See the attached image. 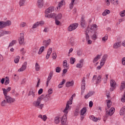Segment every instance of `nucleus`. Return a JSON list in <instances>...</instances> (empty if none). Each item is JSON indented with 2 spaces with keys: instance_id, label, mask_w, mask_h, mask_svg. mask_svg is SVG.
I'll use <instances>...</instances> for the list:
<instances>
[{
  "instance_id": "obj_9",
  "label": "nucleus",
  "mask_w": 125,
  "mask_h": 125,
  "mask_svg": "<svg viewBox=\"0 0 125 125\" xmlns=\"http://www.w3.org/2000/svg\"><path fill=\"white\" fill-rule=\"evenodd\" d=\"M81 25L82 28H85L86 27L85 20H84V17H83V16H82L81 18Z\"/></svg>"
},
{
  "instance_id": "obj_13",
  "label": "nucleus",
  "mask_w": 125,
  "mask_h": 125,
  "mask_svg": "<svg viewBox=\"0 0 125 125\" xmlns=\"http://www.w3.org/2000/svg\"><path fill=\"white\" fill-rule=\"evenodd\" d=\"M2 90L3 91L4 96H6V95H7V93L11 90V87H8L7 89L2 88Z\"/></svg>"
},
{
  "instance_id": "obj_22",
  "label": "nucleus",
  "mask_w": 125,
  "mask_h": 125,
  "mask_svg": "<svg viewBox=\"0 0 125 125\" xmlns=\"http://www.w3.org/2000/svg\"><path fill=\"white\" fill-rule=\"evenodd\" d=\"M54 11V8L53 7H50L45 10V13H50Z\"/></svg>"
},
{
  "instance_id": "obj_62",
  "label": "nucleus",
  "mask_w": 125,
  "mask_h": 125,
  "mask_svg": "<svg viewBox=\"0 0 125 125\" xmlns=\"http://www.w3.org/2000/svg\"><path fill=\"white\" fill-rule=\"evenodd\" d=\"M55 24H56V25H59L61 24V22L60 21H58V20H55Z\"/></svg>"
},
{
  "instance_id": "obj_58",
  "label": "nucleus",
  "mask_w": 125,
  "mask_h": 125,
  "mask_svg": "<svg viewBox=\"0 0 125 125\" xmlns=\"http://www.w3.org/2000/svg\"><path fill=\"white\" fill-rule=\"evenodd\" d=\"M55 124H59V117H57L55 118Z\"/></svg>"
},
{
  "instance_id": "obj_16",
  "label": "nucleus",
  "mask_w": 125,
  "mask_h": 125,
  "mask_svg": "<svg viewBox=\"0 0 125 125\" xmlns=\"http://www.w3.org/2000/svg\"><path fill=\"white\" fill-rule=\"evenodd\" d=\"M83 60H81L80 61V63H77L76 64L77 68H83Z\"/></svg>"
},
{
  "instance_id": "obj_17",
  "label": "nucleus",
  "mask_w": 125,
  "mask_h": 125,
  "mask_svg": "<svg viewBox=\"0 0 125 125\" xmlns=\"http://www.w3.org/2000/svg\"><path fill=\"white\" fill-rule=\"evenodd\" d=\"M66 123H67V116L65 115L62 118L61 124L62 125H65Z\"/></svg>"
},
{
  "instance_id": "obj_37",
  "label": "nucleus",
  "mask_w": 125,
  "mask_h": 125,
  "mask_svg": "<svg viewBox=\"0 0 125 125\" xmlns=\"http://www.w3.org/2000/svg\"><path fill=\"white\" fill-rule=\"evenodd\" d=\"M64 1L62 0L61 2H60L59 3V4H58V7H57V9H60V8H61V7H62V6H63V2Z\"/></svg>"
},
{
  "instance_id": "obj_4",
  "label": "nucleus",
  "mask_w": 125,
  "mask_h": 125,
  "mask_svg": "<svg viewBox=\"0 0 125 125\" xmlns=\"http://www.w3.org/2000/svg\"><path fill=\"white\" fill-rule=\"evenodd\" d=\"M11 25V21H0V29H3L7 26H10Z\"/></svg>"
},
{
  "instance_id": "obj_38",
  "label": "nucleus",
  "mask_w": 125,
  "mask_h": 125,
  "mask_svg": "<svg viewBox=\"0 0 125 125\" xmlns=\"http://www.w3.org/2000/svg\"><path fill=\"white\" fill-rule=\"evenodd\" d=\"M101 76L99 75L98 78H97L96 83H97V84H98V83H101Z\"/></svg>"
},
{
  "instance_id": "obj_14",
  "label": "nucleus",
  "mask_w": 125,
  "mask_h": 125,
  "mask_svg": "<svg viewBox=\"0 0 125 125\" xmlns=\"http://www.w3.org/2000/svg\"><path fill=\"white\" fill-rule=\"evenodd\" d=\"M43 6V0H38V7L39 8H42Z\"/></svg>"
},
{
  "instance_id": "obj_33",
  "label": "nucleus",
  "mask_w": 125,
  "mask_h": 125,
  "mask_svg": "<svg viewBox=\"0 0 125 125\" xmlns=\"http://www.w3.org/2000/svg\"><path fill=\"white\" fill-rule=\"evenodd\" d=\"M53 76V71H50V73L49 74V76L48 77V78L47 79V81H50L51 79H52V77Z\"/></svg>"
},
{
  "instance_id": "obj_54",
  "label": "nucleus",
  "mask_w": 125,
  "mask_h": 125,
  "mask_svg": "<svg viewBox=\"0 0 125 125\" xmlns=\"http://www.w3.org/2000/svg\"><path fill=\"white\" fill-rule=\"evenodd\" d=\"M81 89H82V90H84V89H85V83H82Z\"/></svg>"
},
{
  "instance_id": "obj_59",
  "label": "nucleus",
  "mask_w": 125,
  "mask_h": 125,
  "mask_svg": "<svg viewBox=\"0 0 125 125\" xmlns=\"http://www.w3.org/2000/svg\"><path fill=\"white\" fill-rule=\"evenodd\" d=\"M53 92V90H52V88H50L48 89V95L49 94H52V93Z\"/></svg>"
},
{
  "instance_id": "obj_34",
  "label": "nucleus",
  "mask_w": 125,
  "mask_h": 125,
  "mask_svg": "<svg viewBox=\"0 0 125 125\" xmlns=\"http://www.w3.org/2000/svg\"><path fill=\"white\" fill-rule=\"evenodd\" d=\"M107 14H110V10L106 9L103 12L102 15L103 16H106Z\"/></svg>"
},
{
  "instance_id": "obj_39",
  "label": "nucleus",
  "mask_w": 125,
  "mask_h": 125,
  "mask_svg": "<svg viewBox=\"0 0 125 125\" xmlns=\"http://www.w3.org/2000/svg\"><path fill=\"white\" fill-rule=\"evenodd\" d=\"M91 34H93V36H92V39L93 40H95L97 39V32H96V31H95V33H91Z\"/></svg>"
},
{
  "instance_id": "obj_45",
  "label": "nucleus",
  "mask_w": 125,
  "mask_h": 125,
  "mask_svg": "<svg viewBox=\"0 0 125 125\" xmlns=\"http://www.w3.org/2000/svg\"><path fill=\"white\" fill-rule=\"evenodd\" d=\"M41 68L40 65L38 62H36L35 64V70L36 71H39L40 69Z\"/></svg>"
},
{
  "instance_id": "obj_56",
  "label": "nucleus",
  "mask_w": 125,
  "mask_h": 125,
  "mask_svg": "<svg viewBox=\"0 0 125 125\" xmlns=\"http://www.w3.org/2000/svg\"><path fill=\"white\" fill-rule=\"evenodd\" d=\"M19 59H20V57H19V56L17 57V58L16 59H15V60H14L15 63L17 64V63H18V62H19Z\"/></svg>"
},
{
  "instance_id": "obj_15",
  "label": "nucleus",
  "mask_w": 125,
  "mask_h": 125,
  "mask_svg": "<svg viewBox=\"0 0 125 125\" xmlns=\"http://www.w3.org/2000/svg\"><path fill=\"white\" fill-rule=\"evenodd\" d=\"M56 14L55 13H51L48 15H45V17H47V18H53V19H55Z\"/></svg>"
},
{
  "instance_id": "obj_2",
  "label": "nucleus",
  "mask_w": 125,
  "mask_h": 125,
  "mask_svg": "<svg viewBox=\"0 0 125 125\" xmlns=\"http://www.w3.org/2000/svg\"><path fill=\"white\" fill-rule=\"evenodd\" d=\"M74 96H76V95H72V96L69 99V101L67 102L66 106L64 110H63L64 114H68V111H67V110H69V108H70V105H72V104H73V99L74 98Z\"/></svg>"
},
{
  "instance_id": "obj_1",
  "label": "nucleus",
  "mask_w": 125,
  "mask_h": 125,
  "mask_svg": "<svg viewBox=\"0 0 125 125\" xmlns=\"http://www.w3.org/2000/svg\"><path fill=\"white\" fill-rule=\"evenodd\" d=\"M49 98H50L49 95H46L45 96H44V95H42L37 98L36 101L33 102V105L34 107L42 110L43 108V106H44V104H41L42 103V100H43L45 102H47L49 100Z\"/></svg>"
},
{
  "instance_id": "obj_42",
  "label": "nucleus",
  "mask_w": 125,
  "mask_h": 125,
  "mask_svg": "<svg viewBox=\"0 0 125 125\" xmlns=\"http://www.w3.org/2000/svg\"><path fill=\"white\" fill-rule=\"evenodd\" d=\"M11 34V31H4L3 30V33L2 36H4V35H9Z\"/></svg>"
},
{
  "instance_id": "obj_32",
  "label": "nucleus",
  "mask_w": 125,
  "mask_h": 125,
  "mask_svg": "<svg viewBox=\"0 0 125 125\" xmlns=\"http://www.w3.org/2000/svg\"><path fill=\"white\" fill-rule=\"evenodd\" d=\"M28 96H30V95H32V97H35L36 96V95L35 94V92L33 90H31L29 91L28 93Z\"/></svg>"
},
{
  "instance_id": "obj_51",
  "label": "nucleus",
  "mask_w": 125,
  "mask_h": 125,
  "mask_svg": "<svg viewBox=\"0 0 125 125\" xmlns=\"http://www.w3.org/2000/svg\"><path fill=\"white\" fill-rule=\"evenodd\" d=\"M52 56L53 59H56V58L57 57V55H56V53L55 52H53L52 54Z\"/></svg>"
},
{
  "instance_id": "obj_64",
  "label": "nucleus",
  "mask_w": 125,
  "mask_h": 125,
  "mask_svg": "<svg viewBox=\"0 0 125 125\" xmlns=\"http://www.w3.org/2000/svg\"><path fill=\"white\" fill-rule=\"evenodd\" d=\"M122 62L123 65H125V57L123 58L122 60Z\"/></svg>"
},
{
  "instance_id": "obj_29",
  "label": "nucleus",
  "mask_w": 125,
  "mask_h": 125,
  "mask_svg": "<svg viewBox=\"0 0 125 125\" xmlns=\"http://www.w3.org/2000/svg\"><path fill=\"white\" fill-rule=\"evenodd\" d=\"M38 118H40V119H42V120L44 121V122H45V121L47 120V117L46 116V115H43L42 116V115L40 114L39 115Z\"/></svg>"
},
{
  "instance_id": "obj_24",
  "label": "nucleus",
  "mask_w": 125,
  "mask_h": 125,
  "mask_svg": "<svg viewBox=\"0 0 125 125\" xmlns=\"http://www.w3.org/2000/svg\"><path fill=\"white\" fill-rule=\"evenodd\" d=\"M27 0H20L19 1V5L20 6H24L25 4H27L26 2Z\"/></svg>"
},
{
  "instance_id": "obj_31",
  "label": "nucleus",
  "mask_w": 125,
  "mask_h": 125,
  "mask_svg": "<svg viewBox=\"0 0 125 125\" xmlns=\"http://www.w3.org/2000/svg\"><path fill=\"white\" fill-rule=\"evenodd\" d=\"M125 81H123L121 83V86L120 87V90H124V89H125Z\"/></svg>"
},
{
  "instance_id": "obj_53",
  "label": "nucleus",
  "mask_w": 125,
  "mask_h": 125,
  "mask_svg": "<svg viewBox=\"0 0 125 125\" xmlns=\"http://www.w3.org/2000/svg\"><path fill=\"white\" fill-rule=\"evenodd\" d=\"M108 40V35L106 34L104 37L102 38V41L103 42H106Z\"/></svg>"
},
{
  "instance_id": "obj_44",
  "label": "nucleus",
  "mask_w": 125,
  "mask_h": 125,
  "mask_svg": "<svg viewBox=\"0 0 125 125\" xmlns=\"http://www.w3.org/2000/svg\"><path fill=\"white\" fill-rule=\"evenodd\" d=\"M75 62H76V59L75 58L71 57L70 58V64H74Z\"/></svg>"
},
{
  "instance_id": "obj_23",
  "label": "nucleus",
  "mask_w": 125,
  "mask_h": 125,
  "mask_svg": "<svg viewBox=\"0 0 125 125\" xmlns=\"http://www.w3.org/2000/svg\"><path fill=\"white\" fill-rule=\"evenodd\" d=\"M89 118H90V119L92 120V121H93V122H97V121H98L99 120H100V118H96L93 115H90L89 116Z\"/></svg>"
},
{
  "instance_id": "obj_5",
  "label": "nucleus",
  "mask_w": 125,
  "mask_h": 125,
  "mask_svg": "<svg viewBox=\"0 0 125 125\" xmlns=\"http://www.w3.org/2000/svg\"><path fill=\"white\" fill-rule=\"evenodd\" d=\"M106 110V114H105V118H108L109 116H112V115L115 113V108L111 107L109 111L107 110L106 108L105 109Z\"/></svg>"
},
{
  "instance_id": "obj_3",
  "label": "nucleus",
  "mask_w": 125,
  "mask_h": 125,
  "mask_svg": "<svg viewBox=\"0 0 125 125\" xmlns=\"http://www.w3.org/2000/svg\"><path fill=\"white\" fill-rule=\"evenodd\" d=\"M107 57H108L107 55H104L103 57L101 62H100V65H98L97 67V70H100L103 66H104V64H105V62H106V61L107 60Z\"/></svg>"
},
{
  "instance_id": "obj_11",
  "label": "nucleus",
  "mask_w": 125,
  "mask_h": 125,
  "mask_svg": "<svg viewBox=\"0 0 125 125\" xmlns=\"http://www.w3.org/2000/svg\"><path fill=\"white\" fill-rule=\"evenodd\" d=\"M94 93H95V92H94V91H89L87 95H85L84 96L85 99H88V98H89V97L92 96V95H93Z\"/></svg>"
},
{
  "instance_id": "obj_28",
  "label": "nucleus",
  "mask_w": 125,
  "mask_h": 125,
  "mask_svg": "<svg viewBox=\"0 0 125 125\" xmlns=\"http://www.w3.org/2000/svg\"><path fill=\"white\" fill-rule=\"evenodd\" d=\"M116 84L117 83H116V81L114 80H111L110 81V86L111 87H116Z\"/></svg>"
},
{
  "instance_id": "obj_12",
  "label": "nucleus",
  "mask_w": 125,
  "mask_h": 125,
  "mask_svg": "<svg viewBox=\"0 0 125 125\" xmlns=\"http://www.w3.org/2000/svg\"><path fill=\"white\" fill-rule=\"evenodd\" d=\"M24 34L21 33V37L19 39L20 44H22L24 43Z\"/></svg>"
},
{
  "instance_id": "obj_30",
  "label": "nucleus",
  "mask_w": 125,
  "mask_h": 125,
  "mask_svg": "<svg viewBox=\"0 0 125 125\" xmlns=\"http://www.w3.org/2000/svg\"><path fill=\"white\" fill-rule=\"evenodd\" d=\"M101 57V55H97V56L94 59L93 61V63H96V62H97V61L100 59Z\"/></svg>"
},
{
  "instance_id": "obj_10",
  "label": "nucleus",
  "mask_w": 125,
  "mask_h": 125,
  "mask_svg": "<svg viewBox=\"0 0 125 125\" xmlns=\"http://www.w3.org/2000/svg\"><path fill=\"white\" fill-rule=\"evenodd\" d=\"M26 68H27L26 62L23 63L22 67L18 70V72H23V71H25L26 70Z\"/></svg>"
},
{
  "instance_id": "obj_61",
  "label": "nucleus",
  "mask_w": 125,
  "mask_h": 125,
  "mask_svg": "<svg viewBox=\"0 0 125 125\" xmlns=\"http://www.w3.org/2000/svg\"><path fill=\"white\" fill-rule=\"evenodd\" d=\"M43 91V90L42 89V88H40L38 91V94H39V95H41V94L42 93Z\"/></svg>"
},
{
  "instance_id": "obj_36",
  "label": "nucleus",
  "mask_w": 125,
  "mask_h": 125,
  "mask_svg": "<svg viewBox=\"0 0 125 125\" xmlns=\"http://www.w3.org/2000/svg\"><path fill=\"white\" fill-rule=\"evenodd\" d=\"M118 1L119 0H110V2L113 5H118V4H119V3L118 2Z\"/></svg>"
},
{
  "instance_id": "obj_55",
  "label": "nucleus",
  "mask_w": 125,
  "mask_h": 125,
  "mask_svg": "<svg viewBox=\"0 0 125 125\" xmlns=\"http://www.w3.org/2000/svg\"><path fill=\"white\" fill-rule=\"evenodd\" d=\"M56 73H60L61 72V67L58 66L56 68Z\"/></svg>"
},
{
  "instance_id": "obj_19",
  "label": "nucleus",
  "mask_w": 125,
  "mask_h": 125,
  "mask_svg": "<svg viewBox=\"0 0 125 125\" xmlns=\"http://www.w3.org/2000/svg\"><path fill=\"white\" fill-rule=\"evenodd\" d=\"M74 81H72L71 82H66L65 85L66 87H70V86H73L74 85Z\"/></svg>"
},
{
  "instance_id": "obj_43",
  "label": "nucleus",
  "mask_w": 125,
  "mask_h": 125,
  "mask_svg": "<svg viewBox=\"0 0 125 125\" xmlns=\"http://www.w3.org/2000/svg\"><path fill=\"white\" fill-rule=\"evenodd\" d=\"M43 51H44V46H42L39 51L38 54H42Z\"/></svg>"
},
{
  "instance_id": "obj_8",
  "label": "nucleus",
  "mask_w": 125,
  "mask_h": 125,
  "mask_svg": "<svg viewBox=\"0 0 125 125\" xmlns=\"http://www.w3.org/2000/svg\"><path fill=\"white\" fill-rule=\"evenodd\" d=\"M44 24V21H37V22L35 23L33 26L32 29H36L38 26H42Z\"/></svg>"
},
{
  "instance_id": "obj_50",
  "label": "nucleus",
  "mask_w": 125,
  "mask_h": 125,
  "mask_svg": "<svg viewBox=\"0 0 125 125\" xmlns=\"http://www.w3.org/2000/svg\"><path fill=\"white\" fill-rule=\"evenodd\" d=\"M7 103V101H6L5 100H4L1 103V106H2V107H4L5 106V104H6Z\"/></svg>"
},
{
  "instance_id": "obj_27",
  "label": "nucleus",
  "mask_w": 125,
  "mask_h": 125,
  "mask_svg": "<svg viewBox=\"0 0 125 125\" xmlns=\"http://www.w3.org/2000/svg\"><path fill=\"white\" fill-rule=\"evenodd\" d=\"M86 113V107L83 108L80 111V114L82 116H83Z\"/></svg>"
},
{
  "instance_id": "obj_6",
  "label": "nucleus",
  "mask_w": 125,
  "mask_h": 125,
  "mask_svg": "<svg viewBox=\"0 0 125 125\" xmlns=\"http://www.w3.org/2000/svg\"><path fill=\"white\" fill-rule=\"evenodd\" d=\"M78 26H79V24L77 23L71 24L68 27V31H69V32H72V31H74V30H76V28H78Z\"/></svg>"
},
{
  "instance_id": "obj_25",
  "label": "nucleus",
  "mask_w": 125,
  "mask_h": 125,
  "mask_svg": "<svg viewBox=\"0 0 125 125\" xmlns=\"http://www.w3.org/2000/svg\"><path fill=\"white\" fill-rule=\"evenodd\" d=\"M125 113V105H124L123 107L121 108L120 111V116H124Z\"/></svg>"
},
{
  "instance_id": "obj_21",
  "label": "nucleus",
  "mask_w": 125,
  "mask_h": 125,
  "mask_svg": "<svg viewBox=\"0 0 125 125\" xmlns=\"http://www.w3.org/2000/svg\"><path fill=\"white\" fill-rule=\"evenodd\" d=\"M96 28H97V25L96 24H93L90 28V33H95V29Z\"/></svg>"
},
{
  "instance_id": "obj_49",
  "label": "nucleus",
  "mask_w": 125,
  "mask_h": 125,
  "mask_svg": "<svg viewBox=\"0 0 125 125\" xmlns=\"http://www.w3.org/2000/svg\"><path fill=\"white\" fill-rule=\"evenodd\" d=\"M74 115L75 117H77V116L79 115V108L76 109V110L74 111Z\"/></svg>"
},
{
  "instance_id": "obj_35",
  "label": "nucleus",
  "mask_w": 125,
  "mask_h": 125,
  "mask_svg": "<svg viewBox=\"0 0 125 125\" xmlns=\"http://www.w3.org/2000/svg\"><path fill=\"white\" fill-rule=\"evenodd\" d=\"M62 19V14H59L57 15V16L56 15V17L55 18V20H60Z\"/></svg>"
},
{
  "instance_id": "obj_60",
  "label": "nucleus",
  "mask_w": 125,
  "mask_h": 125,
  "mask_svg": "<svg viewBox=\"0 0 125 125\" xmlns=\"http://www.w3.org/2000/svg\"><path fill=\"white\" fill-rule=\"evenodd\" d=\"M77 55H78V56H81V55H83V51L80 50L78 51Z\"/></svg>"
},
{
  "instance_id": "obj_20",
  "label": "nucleus",
  "mask_w": 125,
  "mask_h": 125,
  "mask_svg": "<svg viewBox=\"0 0 125 125\" xmlns=\"http://www.w3.org/2000/svg\"><path fill=\"white\" fill-rule=\"evenodd\" d=\"M52 53V48H49L47 51V54L46 56V59H48V58H49V56H50Z\"/></svg>"
},
{
  "instance_id": "obj_41",
  "label": "nucleus",
  "mask_w": 125,
  "mask_h": 125,
  "mask_svg": "<svg viewBox=\"0 0 125 125\" xmlns=\"http://www.w3.org/2000/svg\"><path fill=\"white\" fill-rule=\"evenodd\" d=\"M88 30V27H87L86 31L85 32L86 41H88L89 40V35H88V33H87V31Z\"/></svg>"
},
{
  "instance_id": "obj_46",
  "label": "nucleus",
  "mask_w": 125,
  "mask_h": 125,
  "mask_svg": "<svg viewBox=\"0 0 125 125\" xmlns=\"http://www.w3.org/2000/svg\"><path fill=\"white\" fill-rule=\"evenodd\" d=\"M9 83V78H8V77H6L4 84L5 85H7V84H8Z\"/></svg>"
},
{
  "instance_id": "obj_52",
  "label": "nucleus",
  "mask_w": 125,
  "mask_h": 125,
  "mask_svg": "<svg viewBox=\"0 0 125 125\" xmlns=\"http://www.w3.org/2000/svg\"><path fill=\"white\" fill-rule=\"evenodd\" d=\"M63 67H64V68H67V67H68V64L67 63L66 60H64L63 62Z\"/></svg>"
},
{
  "instance_id": "obj_47",
  "label": "nucleus",
  "mask_w": 125,
  "mask_h": 125,
  "mask_svg": "<svg viewBox=\"0 0 125 125\" xmlns=\"http://www.w3.org/2000/svg\"><path fill=\"white\" fill-rule=\"evenodd\" d=\"M20 52H21L22 55H25V53H26V50H25V48H22L20 49Z\"/></svg>"
},
{
  "instance_id": "obj_57",
  "label": "nucleus",
  "mask_w": 125,
  "mask_h": 125,
  "mask_svg": "<svg viewBox=\"0 0 125 125\" xmlns=\"http://www.w3.org/2000/svg\"><path fill=\"white\" fill-rule=\"evenodd\" d=\"M120 14L121 17H125V10H123V11L121 12Z\"/></svg>"
},
{
  "instance_id": "obj_18",
  "label": "nucleus",
  "mask_w": 125,
  "mask_h": 125,
  "mask_svg": "<svg viewBox=\"0 0 125 125\" xmlns=\"http://www.w3.org/2000/svg\"><path fill=\"white\" fill-rule=\"evenodd\" d=\"M49 44H50V39L43 42V45L45 46V48L47 47Z\"/></svg>"
},
{
  "instance_id": "obj_26",
  "label": "nucleus",
  "mask_w": 125,
  "mask_h": 125,
  "mask_svg": "<svg viewBox=\"0 0 125 125\" xmlns=\"http://www.w3.org/2000/svg\"><path fill=\"white\" fill-rule=\"evenodd\" d=\"M121 42H117L113 45V48L117 49V48H119V47H121Z\"/></svg>"
},
{
  "instance_id": "obj_63",
  "label": "nucleus",
  "mask_w": 125,
  "mask_h": 125,
  "mask_svg": "<svg viewBox=\"0 0 125 125\" xmlns=\"http://www.w3.org/2000/svg\"><path fill=\"white\" fill-rule=\"evenodd\" d=\"M122 102H125V95H123L122 98H121Z\"/></svg>"
},
{
  "instance_id": "obj_7",
  "label": "nucleus",
  "mask_w": 125,
  "mask_h": 125,
  "mask_svg": "<svg viewBox=\"0 0 125 125\" xmlns=\"http://www.w3.org/2000/svg\"><path fill=\"white\" fill-rule=\"evenodd\" d=\"M5 96V98L7 101V103H13L14 101H15V99H13L11 98V97H10L9 96H7V95H6Z\"/></svg>"
},
{
  "instance_id": "obj_48",
  "label": "nucleus",
  "mask_w": 125,
  "mask_h": 125,
  "mask_svg": "<svg viewBox=\"0 0 125 125\" xmlns=\"http://www.w3.org/2000/svg\"><path fill=\"white\" fill-rule=\"evenodd\" d=\"M16 40H13L11 43H10L9 46H13L15 43H16Z\"/></svg>"
},
{
  "instance_id": "obj_40",
  "label": "nucleus",
  "mask_w": 125,
  "mask_h": 125,
  "mask_svg": "<svg viewBox=\"0 0 125 125\" xmlns=\"http://www.w3.org/2000/svg\"><path fill=\"white\" fill-rule=\"evenodd\" d=\"M65 82H66L65 81V80L63 79L62 82H61L60 83V84L58 85V88H62V86H60V85H63V84H64V83H65Z\"/></svg>"
}]
</instances>
